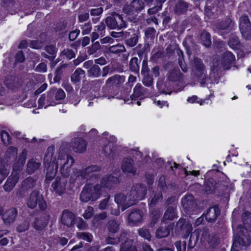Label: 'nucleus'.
<instances>
[{
    "label": "nucleus",
    "mask_w": 251,
    "mask_h": 251,
    "mask_svg": "<svg viewBox=\"0 0 251 251\" xmlns=\"http://www.w3.org/2000/svg\"><path fill=\"white\" fill-rule=\"evenodd\" d=\"M105 22L107 27L111 29H121L127 26L126 22L124 20L122 15L116 12L113 13L111 16L107 17Z\"/></svg>",
    "instance_id": "0eeeda50"
},
{
    "label": "nucleus",
    "mask_w": 251,
    "mask_h": 251,
    "mask_svg": "<svg viewBox=\"0 0 251 251\" xmlns=\"http://www.w3.org/2000/svg\"><path fill=\"white\" fill-rule=\"evenodd\" d=\"M130 3L133 10H135L137 14L145 7L144 2L142 0H133Z\"/></svg>",
    "instance_id": "49530a36"
},
{
    "label": "nucleus",
    "mask_w": 251,
    "mask_h": 251,
    "mask_svg": "<svg viewBox=\"0 0 251 251\" xmlns=\"http://www.w3.org/2000/svg\"><path fill=\"white\" fill-rule=\"evenodd\" d=\"M60 55L64 58L70 60L75 57V51L70 49H65L61 52Z\"/></svg>",
    "instance_id": "603ef678"
},
{
    "label": "nucleus",
    "mask_w": 251,
    "mask_h": 251,
    "mask_svg": "<svg viewBox=\"0 0 251 251\" xmlns=\"http://www.w3.org/2000/svg\"><path fill=\"white\" fill-rule=\"evenodd\" d=\"M75 215L71 211L65 209L62 212L61 222L68 227H71L75 224Z\"/></svg>",
    "instance_id": "a211bd4d"
},
{
    "label": "nucleus",
    "mask_w": 251,
    "mask_h": 251,
    "mask_svg": "<svg viewBox=\"0 0 251 251\" xmlns=\"http://www.w3.org/2000/svg\"><path fill=\"white\" fill-rule=\"evenodd\" d=\"M165 70L168 71L167 79L169 81L174 82H182L184 80V75L180 72V70L176 67L173 62L170 61L166 63L164 66Z\"/></svg>",
    "instance_id": "423d86ee"
},
{
    "label": "nucleus",
    "mask_w": 251,
    "mask_h": 251,
    "mask_svg": "<svg viewBox=\"0 0 251 251\" xmlns=\"http://www.w3.org/2000/svg\"><path fill=\"white\" fill-rule=\"evenodd\" d=\"M228 45L233 49H239L241 47V44L238 37L234 35H231L228 41Z\"/></svg>",
    "instance_id": "a19ab883"
},
{
    "label": "nucleus",
    "mask_w": 251,
    "mask_h": 251,
    "mask_svg": "<svg viewBox=\"0 0 251 251\" xmlns=\"http://www.w3.org/2000/svg\"><path fill=\"white\" fill-rule=\"evenodd\" d=\"M208 241L212 246L215 247L220 243V237L218 235L211 234L209 236Z\"/></svg>",
    "instance_id": "13d9d810"
},
{
    "label": "nucleus",
    "mask_w": 251,
    "mask_h": 251,
    "mask_svg": "<svg viewBox=\"0 0 251 251\" xmlns=\"http://www.w3.org/2000/svg\"><path fill=\"white\" fill-rule=\"evenodd\" d=\"M161 213L158 209H154L152 210L151 214V221L150 222V227H153L156 223L157 222L158 219L160 218Z\"/></svg>",
    "instance_id": "09e8293b"
},
{
    "label": "nucleus",
    "mask_w": 251,
    "mask_h": 251,
    "mask_svg": "<svg viewBox=\"0 0 251 251\" xmlns=\"http://www.w3.org/2000/svg\"><path fill=\"white\" fill-rule=\"evenodd\" d=\"M49 220V216L43 214L39 217L36 218L32 223L34 228L37 231L43 230L48 225Z\"/></svg>",
    "instance_id": "aec40b11"
},
{
    "label": "nucleus",
    "mask_w": 251,
    "mask_h": 251,
    "mask_svg": "<svg viewBox=\"0 0 251 251\" xmlns=\"http://www.w3.org/2000/svg\"><path fill=\"white\" fill-rule=\"evenodd\" d=\"M45 50L50 55V56H56V53L57 52V50L55 46L53 45H47L45 47Z\"/></svg>",
    "instance_id": "338daca9"
},
{
    "label": "nucleus",
    "mask_w": 251,
    "mask_h": 251,
    "mask_svg": "<svg viewBox=\"0 0 251 251\" xmlns=\"http://www.w3.org/2000/svg\"><path fill=\"white\" fill-rule=\"evenodd\" d=\"M119 183V179L116 176L111 175L103 177L100 181V186L104 188L111 189Z\"/></svg>",
    "instance_id": "b1692460"
},
{
    "label": "nucleus",
    "mask_w": 251,
    "mask_h": 251,
    "mask_svg": "<svg viewBox=\"0 0 251 251\" xmlns=\"http://www.w3.org/2000/svg\"><path fill=\"white\" fill-rule=\"evenodd\" d=\"M69 64H63L58 66L55 71V75L53 78L54 82H58L62 78L64 70L68 66Z\"/></svg>",
    "instance_id": "4c0bfd02"
},
{
    "label": "nucleus",
    "mask_w": 251,
    "mask_h": 251,
    "mask_svg": "<svg viewBox=\"0 0 251 251\" xmlns=\"http://www.w3.org/2000/svg\"><path fill=\"white\" fill-rule=\"evenodd\" d=\"M156 30L152 27H148L145 29V35L146 40L152 41L155 36Z\"/></svg>",
    "instance_id": "3c124183"
},
{
    "label": "nucleus",
    "mask_w": 251,
    "mask_h": 251,
    "mask_svg": "<svg viewBox=\"0 0 251 251\" xmlns=\"http://www.w3.org/2000/svg\"><path fill=\"white\" fill-rule=\"evenodd\" d=\"M37 203L41 210H44L47 208V204L43 197L39 194L37 190H34L30 194L27 201V205L28 207L34 209Z\"/></svg>",
    "instance_id": "6e6552de"
},
{
    "label": "nucleus",
    "mask_w": 251,
    "mask_h": 251,
    "mask_svg": "<svg viewBox=\"0 0 251 251\" xmlns=\"http://www.w3.org/2000/svg\"><path fill=\"white\" fill-rule=\"evenodd\" d=\"M68 179L65 177L57 176L51 184L53 191L57 195L61 196L66 191Z\"/></svg>",
    "instance_id": "4468645a"
},
{
    "label": "nucleus",
    "mask_w": 251,
    "mask_h": 251,
    "mask_svg": "<svg viewBox=\"0 0 251 251\" xmlns=\"http://www.w3.org/2000/svg\"><path fill=\"white\" fill-rule=\"evenodd\" d=\"M170 233V229L167 226H160L158 227L155 232V237L157 238H162L167 237Z\"/></svg>",
    "instance_id": "e433bc0d"
},
{
    "label": "nucleus",
    "mask_w": 251,
    "mask_h": 251,
    "mask_svg": "<svg viewBox=\"0 0 251 251\" xmlns=\"http://www.w3.org/2000/svg\"><path fill=\"white\" fill-rule=\"evenodd\" d=\"M115 149L112 143H109L103 147L102 151L107 156L113 157L115 154Z\"/></svg>",
    "instance_id": "de8ad7c7"
},
{
    "label": "nucleus",
    "mask_w": 251,
    "mask_h": 251,
    "mask_svg": "<svg viewBox=\"0 0 251 251\" xmlns=\"http://www.w3.org/2000/svg\"><path fill=\"white\" fill-rule=\"evenodd\" d=\"M120 223L117 220H109L106 224L108 230L113 233H116L119 229Z\"/></svg>",
    "instance_id": "58836bf2"
},
{
    "label": "nucleus",
    "mask_w": 251,
    "mask_h": 251,
    "mask_svg": "<svg viewBox=\"0 0 251 251\" xmlns=\"http://www.w3.org/2000/svg\"><path fill=\"white\" fill-rule=\"evenodd\" d=\"M17 215V208L12 207L5 211L2 215V219L5 224L10 225L14 223Z\"/></svg>",
    "instance_id": "6ab92c4d"
},
{
    "label": "nucleus",
    "mask_w": 251,
    "mask_h": 251,
    "mask_svg": "<svg viewBox=\"0 0 251 251\" xmlns=\"http://www.w3.org/2000/svg\"><path fill=\"white\" fill-rule=\"evenodd\" d=\"M55 152L54 147H49L46 153L44 158V165L46 169L45 182L49 183L53 180L57 172L59 162L58 161V158L53 157Z\"/></svg>",
    "instance_id": "f257e3e1"
},
{
    "label": "nucleus",
    "mask_w": 251,
    "mask_h": 251,
    "mask_svg": "<svg viewBox=\"0 0 251 251\" xmlns=\"http://www.w3.org/2000/svg\"><path fill=\"white\" fill-rule=\"evenodd\" d=\"M220 214V210L218 206H214L208 209L205 215L207 221L209 223L215 222L217 217Z\"/></svg>",
    "instance_id": "bb28decb"
},
{
    "label": "nucleus",
    "mask_w": 251,
    "mask_h": 251,
    "mask_svg": "<svg viewBox=\"0 0 251 251\" xmlns=\"http://www.w3.org/2000/svg\"><path fill=\"white\" fill-rule=\"evenodd\" d=\"M19 179V177L18 173L16 171L12 172L11 175L8 177L3 186L4 191L7 192H10L15 186Z\"/></svg>",
    "instance_id": "4be33fe9"
},
{
    "label": "nucleus",
    "mask_w": 251,
    "mask_h": 251,
    "mask_svg": "<svg viewBox=\"0 0 251 251\" xmlns=\"http://www.w3.org/2000/svg\"><path fill=\"white\" fill-rule=\"evenodd\" d=\"M71 146L75 152L83 153L86 150L87 142L81 138H77L72 141Z\"/></svg>",
    "instance_id": "5701e85b"
},
{
    "label": "nucleus",
    "mask_w": 251,
    "mask_h": 251,
    "mask_svg": "<svg viewBox=\"0 0 251 251\" xmlns=\"http://www.w3.org/2000/svg\"><path fill=\"white\" fill-rule=\"evenodd\" d=\"M125 81V77L123 75H115L109 77L105 84L107 87H120Z\"/></svg>",
    "instance_id": "393cba45"
},
{
    "label": "nucleus",
    "mask_w": 251,
    "mask_h": 251,
    "mask_svg": "<svg viewBox=\"0 0 251 251\" xmlns=\"http://www.w3.org/2000/svg\"><path fill=\"white\" fill-rule=\"evenodd\" d=\"M147 92V89L145 88L140 83H137L133 89V93L131 98H137L144 96Z\"/></svg>",
    "instance_id": "473e14b6"
},
{
    "label": "nucleus",
    "mask_w": 251,
    "mask_h": 251,
    "mask_svg": "<svg viewBox=\"0 0 251 251\" xmlns=\"http://www.w3.org/2000/svg\"><path fill=\"white\" fill-rule=\"evenodd\" d=\"M129 68L131 71L138 73L139 71V65L138 63V59L137 57H132L129 63Z\"/></svg>",
    "instance_id": "c03bdc74"
},
{
    "label": "nucleus",
    "mask_w": 251,
    "mask_h": 251,
    "mask_svg": "<svg viewBox=\"0 0 251 251\" xmlns=\"http://www.w3.org/2000/svg\"><path fill=\"white\" fill-rule=\"evenodd\" d=\"M77 236L79 238L85 240L89 242H91L92 241L93 236L90 233L79 232L77 233Z\"/></svg>",
    "instance_id": "774afa93"
},
{
    "label": "nucleus",
    "mask_w": 251,
    "mask_h": 251,
    "mask_svg": "<svg viewBox=\"0 0 251 251\" xmlns=\"http://www.w3.org/2000/svg\"><path fill=\"white\" fill-rule=\"evenodd\" d=\"M126 200V196L123 193H119L115 196V201L118 204V205H122V208L125 204L128 203L129 201L125 203Z\"/></svg>",
    "instance_id": "864d4df0"
},
{
    "label": "nucleus",
    "mask_w": 251,
    "mask_h": 251,
    "mask_svg": "<svg viewBox=\"0 0 251 251\" xmlns=\"http://www.w3.org/2000/svg\"><path fill=\"white\" fill-rule=\"evenodd\" d=\"M237 230L238 233L235 236L233 244L235 246L239 244L242 247L249 246L251 244V240L248 235L244 234V231H246V228L240 226H238Z\"/></svg>",
    "instance_id": "9b49d317"
},
{
    "label": "nucleus",
    "mask_w": 251,
    "mask_h": 251,
    "mask_svg": "<svg viewBox=\"0 0 251 251\" xmlns=\"http://www.w3.org/2000/svg\"><path fill=\"white\" fill-rule=\"evenodd\" d=\"M36 183V180L33 177L26 178L22 181L21 186L17 192V196L21 198L25 196L28 191L35 186Z\"/></svg>",
    "instance_id": "9d476101"
},
{
    "label": "nucleus",
    "mask_w": 251,
    "mask_h": 251,
    "mask_svg": "<svg viewBox=\"0 0 251 251\" xmlns=\"http://www.w3.org/2000/svg\"><path fill=\"white\" fill-rule=\"evenodd\" d=\"M69 159L71 160V164L70 166L73 165L74 162V159L71 156H69L66 153L63 151V147L61 146L58 155V161L59 162L60 165V172L62 176L61 177H65L67 179L70 175L71 168L67 165Z\"/></svg>",
    "instance_id": "39448f33"
},
{
    "label": "nucleus",
    "mask_w": 251,
    "mask_h": 251,
    "mask_svg": "<svg viewBox=\"0 0 251 251\" xmlns=\"http://www.w3.org/2000/svg\"><path fill=\"white\" fill-rule=\"evenodd\" d=\"M139 35V31L134 29H129L125 31L124 39L126 45L129 47H134L138 42Z\"/></svg>",
    "instance_id": "ddd939ff"
},
{
    "label": "nucleus",
    "mask_w": 251,
    "mask_h": 251,
    "mask_svg": "<svg viewBox=\"0 0 251 251\" xmlns=\"http://www.w3.org/2000/svg\"><path fill=\"white\" fill-rule=\"evenodd\" d=\"M30 221V218H26L22 223L17 226V231L21 233L27 230L29 228Z\"/></svg>",
    "instance_id": "37998d69"
},
{
    "label": "nucleus",
    "mask_w": 251,
    "mask_h": 251,
    "mask_svg": "<svg viewBox=\"0 0 251 251\" xmlns=\"http://www.w3.org/2000/svg\"><path fill=\"white\" fill-rule=\"evenodd\" d=\"M233 26L231 19L229 17H226L225 20H223L217 24V28L219 30H226Z\"/></svg>",
    "instance_id": "c9c22d12"
},
{
    "label": "nucleus",
    "mask_w": 251,
    "mask_h": 251,
    "mask_svg": "<svg viewBox=\"0 0 251 251\" xmlns=\"http://www.w3.org/2000/svg\"><path fill=\"white\" fill-rule=\"evenodd\" d=\"M121 169L123 172L130 173L133 175L136 173V168L134 167V160L130 158H124L121 164Z\"/></svg>",
    "instance_id": "412c9836"
},
{
    "label": "nucleus",
    "mask_w": 251,
    "mask_h": 251,
    "mask_svg": "<svg viewBox=\"0 0 251 251\" xmlns=\"http://www.w3.org/2000/svg\"><path fill=\"white\" fill-rule=\"evenodd\" d=\"M85 76V72L82 69L78 68L75 70L71 76V81L74 83H77L80 81L82 77Z\"/></svg>",
    "instance_id": "2f4dec72"
},
{
    "label": "nucleus",
    "mask_w": 251,
    "mask_h": 251,
    "mask_svg": "<svg viewBox=\"0 0 251 251\" xmlns=\"http://www.w3.org/2000/svg\"><path fill=\"white\" fill-rule=\"evenodd\" d=\"M216 181L214 179H208L205 184L204 191L208 194L212 193L216 189Z\"/></svg>",
    "instance_id": "ea45409f"
},
{
    "label": "nucleus",
    "mask_w": 251,
    "mask_h": 251,
    "mask_svg": "<svg viewBox=\"0 0 251 251\" xmlns=\"http://www.w3.org/2000/svg\"><path fill=\"white\" fill-rule=\"evenodd\" d=\"M201 39L202 42V44L206 47H209L211 44V38L210 34L206 31H203L201 35Z\"/></svg>",
    "instance_id": "a18cd8bd"
},
{
    "label": "nucleus",
    "mask_w": 251,
    "mask_h": 251,
    "mask_svg": "<svg viewBox=\"0 0 251 251\" xmlns=\"http://www.w3.org/2000/svg\"><path fill=\"white\" fill-rule=\"evenodd\" d=\"M108 50L111 53L118 54L126 51V50L123 45L117 44L110 47L108 49Z\"/></svg>",
    "instance_id": "8fccbe9b"
},
{
    "label": "nucleus",
    "mask_w": 251,
    "mask_h": 251,
    "mask_svg": "<svg viewBox=\"0 0 251 251\" xmlns=\"http://www.w3.org/2000/svg\"><path fill=\"white\" fill-rule=\"evenodd\" d=\"M100 170V167L97 165H92L80 170L75 169L71 176L70 182L73 183L77 180H81V179H87L92 176L94 173L98 172Z\"/></svg>",
    "instance_id": "20e7f679"
},
{
    "label": "nucleus",
    "mask_w": 251,
    "mask_h": 251,
    "mask_svg": "<svg viewBox=\"0 0 251 251\" xmlns=\"http://www.w3.org/2000/svg\"><path fill=\"white\" fill-rule=\"evenodd\" d=\"M120 251H137L136 247L132 245L131 240L126 241L121 245Z\"/></svg>",
    "instance_id": "79ce46f5"
},
{
    "label": "nucleus",
    "mask_w": 251,
    "mask_h": 251,
    "mask_svg": "<svg viewBox=\"0 0 251 251\" xmlns=\"http://www.w3.org/2000/svg\"><path fill=\"white\" fill-rule=\"evenodd\" d=\"M176 217L177 212L176 207L174 206H170L166 210L163 216V221H172Z\"/></svg>",
    "instance_id": "7c9ffc66"
},
{
    "label": "nucleus",
    "mask_w": 251,
    "mask_h": 251,
    "mask_svg": "<svg viewBox=\"0 0 251 251\" xmlns=\"http://www.w3.org/2000/svg\"><path fill=\"white\" fill-rule=\"evenodd\" d=\"M101 186L100 184L93 186L92 184H86L83 187L80 195V200L84 202L89 201H96L100 195Z\"/></svg>",
    "instance_id": "7ed1b4c3"
},
{
    "label": "nucleus",
    "mask_w": 251,
    "mask_h": 251,
    "mask_svg": "<svg viewBox=\"0 0 251 251\" xmlns=\"http://www.w3.org/2000/svg\"><path fill=\"white\" fill-rule=\"evenodd\" d=\"M234 60V55L230 51H226L222 55L221 64L225 69H228L230 65Z\"/></svg>",
    "instance_id": "cd10ccee"
},
{
    "label": "nucleus",
    "mask_w": 251,
    "mask_h": 251,
    "mask_svg": "<svg viewBox=\"0 0 251 251\" xmlns=\"http://www.w3.org/2000/svg\"><path fill=\"white\" fill-rule=\"evenodd\" d=\"M189 4L182 0H178L174 6V12L177 15L185 13L189 7Z\"/></svg>",
    "instance_id": "c85d7f7f"
},
{
    "label": "nucleus",
    "mask_w": 251,
    "mask_h": 251,
    "mask_svg": "<svg viewBox=\"0 0 251 251\" xmlns=\"http://www.w3.org/2000/svg\"><path fill=\"white\" fill-rule=\"evenodd\" d=\"M198 240V236L195 234H191L189 238L188 247L189 249L194 248Z\"/></svg>",
    "instance_id": "0e129e2a"
},
{
    "label": "nucleus",
    "mask_w": 251,
    "mask_h": 251,
    "mask_svg": "<svg viewBox=\"0 0 251 251\" xmlns=\"http://www.w3.org/2000/svg\"><path fill=\"white\" fill-rule=\"evenodd\" d=\"M81 26L83 35L89 34L92 30V25L90 21L81 25Z\"/></svg>",
    "instance_id": "e2e57ef3"
},
{
    "label": "nucleus",
    "mask_w": 251,
    "mask_h": 251,
    "mask_svg": "<svg viewBox=\"0 0 251 251\" xmlns=\"http://www.w3.org/2000/svg\"><path fill=\"white\" fill-rule=\"evenodd\" d=\"M40 162H37L33 158H31L27 162L26 172L28 174H32L40 168Z\"/></svg>",
    "instance_id": "c756f323"
},
{
    "label": "nucleus",
    "mask_w": 251,
    "mask_h": 251,
    "mask_svg": "<svg viewBox=\"0 0 251 251\" xmlns=\"http://www.w3.org/2000/svg\"><path fill=\"white\" fill-rule=\"evenodd\" d=\"M239 28L242 36L247 40L251 38V22L247 15H243L239 19Z\"/></svg>",
    "instance_id": "1a4fd4ad"
},
{
    "label": "nucleus",
    "mask_w": 251,
    "mask_h": 251,
    "mask_svg": "<svg viewBox=\"0 0 251 251\" xmlns=\"http://www.w3.org/2000/svg\"><path fill=\"white\" fill-rule=\"evenodd\" d=\"M181 205L188 214L194 212L197 208L196 201L191 194H187L183 197L181 200Z\"/></svg>",
    "instance_id": "f8f14e48"
},
{
    "label": "nucleus",
    "mask_w": 251,
    "mask_h": 251,
    "mask_svg": "<svg viewBox=\"0 0 251 251\" xmlns=\"http://www.w3.org/2000/svg\"><path fill=\"white\" fill-rule=\"evenodd\" d=\"M0 137L4 145L7 146L10 144L11 137L8 132L3 130L1 131Z\"/></svg>",
    "instance_id": "680f3d73"
},
{
    "label": "nucleus",
    "mask_w": 251,
    "mask_h": 251,
    "mask_svg": "<svg viewBox=\"0 0 251 251\" xmlns=\"http://www.w3.org/2000/svg\"><path fill=\"white\" fill-rule=\"evenodd\" d=\"M139 235L148 240H150L151 238V235L149 232V230L145 227H142L139 228L138 230Z\"/></svg>",
    "instance_id": "bf43d9fd"
},
{
    "label": "nucleus",
    "mask_w": 251,
    "mask_h": 251,
    "mask_svg": "<svg viewBox=\"0 0 251 251\" xmlns=\"http://www.w3.org/2000/svg\"><path fill=\"white\" fill-rule=\"evenodd\" d=\"M100 48L101 46L99 41L94 42L92 45L88 47L87 53L89 55H93L96 53Z\"/></svg>",
    "instance_id": "4d7b16f0"
},
{
    "label": "nucleus",
    "mask_w": 251,
    "mask_h": 251,
    "mask_svg": "<svg viewBox=\"0 0 251 251\" xmlns=\"http://www.w3.org/2000/svg\"><path fill=\"white\" fill-rule=\"evenodd\" d=\"M87 74L89 77L98 78L101 74V71L100 67L97 64H94L87 71Z\"/></svg>",
    "instance_id": "72a5a7b5"
},
{
    "label": "nucleus",
    "mask_w": 251,
    "mask_h": 251,
    "mask_svg": "<svg viewBox=\"0 0 251 251\" xmlns=\"http://www.w3.org/2000/svg\"><path fill=\"white\" fill-rule=\"evenodd\" d=\"M27 154V151H26L25 150H24L22 151L21 154L20 155V157L18 160L17 163L19 165L18 168L16 169V166H14V170H15V169L18 170V169H20L21 167H22L24 166V165L25 162Z\"/></svg>",
    "instance_id": "6e6d98bb"
},
{
    "label": "nucleus",
    "mask_w": 251,
    "mask_h": 251,
    "mask_svg": "<svg viewBox=\"0 0 251 251\" xmlns=\"http://www.w3.org/2000/svg\"><path fill=\"white\" fill-rule=\"evenodd\" d=\"M123 12L126 14V18L130 21L135 22L137 19V13L133 10L131 3L125 4L123 7Z\"/></svg>",
    "instance_id": "a878e982"
},
{
    "label": "nucleus",
    "mask_w": 251,
    "mask_h": 251,
    "mask_svg": "<svg viewBox=\"0 0 251 251\" xmlns=\"http://www.w3.org/2000/svg\"><path fill=\"white\" fill-rule=\"evenodd\" d=\"M4 83L9 89H13L18 85L19 78L14 76H7Z\"/></svg>",
    "instance_id": "f704fd0d"
},
{
    "label": "nucleus",
    "mask_w": 251,
    "mask_h": 251,
    "mask_svg": "<svg viewBox=\"0 0 251 251\" xmlns=\"http://www.w3.org/2000/svg\"><path fill=\"white\" fill-rule=\"evenodd\" d=\"M147 193V188L145 185L141 184L133 185L130 191L128 196L129 202L122 208L124 211L129 206L134 204L136 201L143 200Z\"/></svg>",
    "instance_id": "f03ea898"
},
{
    "label": "nucleus",
    "mask_w": 251,
    "mask_h": 251,
    "mask_svg": "<svg viewBox=\"0 0 251 251\" xmlns=\"http://www.w3.org/2000/svg\"><path fill=\"white\" fill-rule=\"evenodd\" d=\"M176 228L182 232L184 238L187 237L192 230L191 223L183 218H180L176 223Z\"/></svg>",
    "instance_id": "f3484780"
},
{
    "label": "nucleus",
    "mask_w": 251,
    "mask_h": 251,
    "mask_svg": "<svg viewBox=\"0 0 251 251\" xmlns=\"http://www.w3.org/2000/svg\"><path fill=\"white\" fill-rule=\"evenodd\" d=\"M35 71L40 73H45L47 71V65L45 62L39 64L35 68Z\"/></svg>",
    "instance_id": "69168bd1"
},
{
    "label": "nucleus",
    "mask_w": 251,
    "mask_h": 251,
    "mask_svg": "<svg viewBox=\"0 0 251 251\" xmlns=\"http://www.w3.org/2000/svg\"><path fill=\"white\" fill-rule=\"evenodd\" d=\"M192 70L197 77L203 79L205 76V67L201 59L195 57L192 63Z\"/></svg>",
    "instance_id": "2eb2a0df"
},
{
    "label": "nucleus",
    "mask_w": 251,
    "mask_h": 251,
    "mask_svg": "<svg viewBox=\"0 0 251 251\" xmlns=\"http://www.w3.org/2000/svg\"><path fill=\"white\" fill-rule=\"evenodd\" d=\"M142 75H143V77L142 78V83L143 84L147 87L151 86L153 82V78L152 76L150 74V73Z\"/></svg>",
    "instance_id": "5fc2aeb1"
},
{
    "label": "nucleus",
    "mask_w": 251,
    "mask_h": 251,
    "mask_svg": "<svg viewBox=\"0 0 251 251\" xmlns=\"http://www.w3.org/2000/svg\"><path fill=\"white\" fill-rule=\"evenodd\" d=\"M143 216V211L139 209H133L127 216L128 224L132 226L138 225L142 221Z\"/></svg>",
    "instance_id": "dca6fc26"
},
{
    "label": "nucleus",
    "mask_w": 251,
    "mask_h": 251,
    "mask_svg": "<svg viewBox=\"0 0 251 251\" xmlns=\"http://www.w3.org/2000/svg\"><path fill=\"white\" fill-rule=\"evenodd\" d=\"M7 158L10 159L11 158H15L17 154V149L14 147H10L7 149L5 153Z\"/></svg>",
    "instance_id": "052dcab7"
}]
</instances>
